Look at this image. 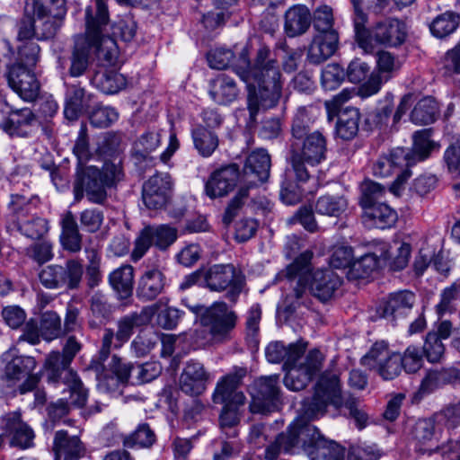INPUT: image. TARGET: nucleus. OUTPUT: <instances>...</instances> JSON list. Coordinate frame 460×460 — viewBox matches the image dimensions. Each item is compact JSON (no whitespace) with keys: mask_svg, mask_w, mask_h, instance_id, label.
I'll use <instances>...</instances> for the list:
<instances>
[{"mask_svg":"<svg viewBox=\"0 0 460 460\" xmlns=\"http://www.w3.org/2000/svg\"><path fill=\"white\" fill-rule=\"evenodd\" d=\"M235 70L247 84L248 109L252 117L260 108L270 109L277 105L282 95L284 80L279 64L269 47H260L253 66H251L248 49L244 48Z\"/></svg>","mask_w":460,"mask_h":460,"instance_id":"obj_1","label":"nucleus"},{"mask_svg":"<svg viewBox=\"0 0 460 460\" xmlns=\"http://www.w3.org/2000/svg\"><path fill=\"white\" fill-rule=\"evenodd\" d=\"M306 344L302 341L285 346L280 341L270 342L265 349L267 360L270 363L284 362L287 370L284 384L292 391H300L320 371L324 359L323 354L318 349L308 352L303 363L297 364L304 355Z\"/></svg>","mask_w":460,"mask_h":460,"instance_id":"obj_2","label":"nucleus"},{"mask_svg":"<svg viewBox=\"0 0 460 460\" xmlns=\"http://www.w3.org/2000/svg\"><path fill=\"white\" fill-rule=\"evenodd\" d=\"M312 259L311 251L302 252L287 267L286 277L291 282L296 281L294 296L297 301L302 298L307 288L319 300L327 301L341 285V279L331 269L313 270Z\"/></svg>","mask_w":460,"mask_h":460,"instance_id":"obj_3","label":"nucleus"},{"mask_svg":"<svg viewBox=\"0 0 460 460\" xmlns=\"http://www.w3.org/2000/svg\"><path fill=\"white\" fill-rule=\"evenodd\" d=\"M354 7V29L356 41L365 53H372L377 45L398 47L407 37V29L403 22L397 18H385L367 29V15L363 13L358 0H351Z\"/></svg>","mask_w":460,"mask_h":460,"instance_id":"obj_4","label":"nucleus"},{"mask_svg":"<svg viewBox=\"0 0 460 460\" xmlns=\"http://www.w3.org/2000/svg\"><path fill=\"white\" fill-rule=\"evenodd\" d=\"M123 177L119 164L107 162L102 169L93 165L77 166L73 185L74 199L82 200L85 195L88 201L103 205L107 199V189L115 186Z\"/></svg>","mask_w":460,"mask_h":460,"instance_id":"obj_5","label":"nucleus"},{"mask_svg":"<svg viewBox=\"0 0 460 460\" xmlns=\"http://www.w3.org/2000/svg\"><path fill=\"white\" fill-rule=\"evenodd\" d=\"M322 436L317 428L309 423L305 416L297 417L288 427L287 434H279L265 451L267 460H277L280 453L295 454L301 448L307 456Z\"/></svg>","mask_w":460,"mask_h":460,"instance_id":"obj_6","label":"nucleus"},{"mask_svg":"<svg viewBox=\"0 0 460 460\" xmlns=\"http://www.w3.org/2000/svg\"><path fill=\"white\" fill-rule=\"evenodd\" d=\"M109 13L105 0H95V8L85 9V36L89 45L94 46L100 58L111 63L117 58L115 40L105 35L109 26Z\"/></svg>","mask_w":460,"mask_h":460,"instance_id":"obj_7","label":"nucleus"},{"mask_svg":"<svg viewBox=\"0 0 460 460\" xmlns=\"http://www.w3.org/2000/svg\"><path fill=\"white\" fill-rule=\"evenodd\" d=\"M157 310L158 304H154L144 307L139 313H132L125 315L118 321V330L116 333H114L112 329H105L102 339V347L99 351L100 360L105 361L108 358L114 339L116 341L114 347H121L129 340L135 328L146 325L150 323Z\"/></svg>","mask_w":460,"mask_h":460,"instance_id":"obj_8","label":"nucleus"},{"mask_svg":"<svg viewBox=\"0 0 460 460\" xmlns=\"http://www.w3.org/2000/svg\"><path fill=\"white\" fill-rule=\"evenodd\" d=\"M70 364L71 362L61 352L52 351L47 356L44 367L50 381L62 380L67 385L72 403L84 405L87 400V391L77 374L69 368Z\"/></svg>","mask_w":460,"mask_h":460,"instance_id":"obj_9","label":"nucleus"},{"mask_svg":"<svg viewBox=\"0 0 460 460\" xmlns=\"http://www.w3.org/2000/svg\"><path fill=\"white\" fill-rule=\"evenodd\" d=\"M328 404L340 407L342 400L338 374L325 371L320 376L312 398L304 402L303 411L308 417H314L323 413Z\"/></svg>","mask_w":460,"mask_h":460,"instance_id":"obj_10","label":"nucleus"},{"mask_svg":"<svg viewBox=\"0 0 460 460\" xmlns=\"http://www.w3.org/2000/svg\"><path fill=\"white\" fill-rule=\"evenodd\" d=\"M203 282L210 291L222 292L227 289L226 298L235 302L243 288L245 279L233 264H215L204 271Z\"/></svg>","mask_w":460,"mask_h":460,"instance_id":"obj_11","label":"nucleus"},{"mask_svg":"<svg viewBox=\"0 0 460 460\" xmlns=\"http://www.w3.org/2000/svg\"><path fill=\"white\" fill-rule=\"evenodd\" d=\"M300 152L291 157V166L297 181H305L309 172L305 164L315 166L325 159L326 139L319 131L306 134L302 139Z\"/></svg>","mask_w":460,"mask_h":460,"instance_id":"obj_12","label":"nucleus"},{"mask_svg":"<svg viewBox=\"0 0 460 460\" xmlns=\"http://www.w3.org/2000/svg\"><path fill=\"white\" fill-rule=\"evenodd\" d=\"M237 314L225 302H215L201 314L200 323L207 328L215 342L231 339L237 323Z\"/></svg>","mask_w":460,"mask_h":460,"instance_id":"obj_13","label":"nucleus"},{"mask_svg":"<svg viewBox=\"0 0 460 460\" xmlns=\"http://www.w3.org/2000/svg\"><path fill=\"white\" fill-rule=\"evenodd\" d=\"M406 157L404 148L398 147L388 154L380 155L372 167L373 173L376 177H389L393 173L398 172L395 181L390 187L391 191L395 195L399 194L402 186L411 176Z\"/></svg>","mask_w":460,"mask_h":460,"instance_id":"obj_14","label":"nucleus"},{"mask_svg":"<svg viewBox=\"0 0 460 460\" xmlns=\"http://www.w3.org/2000/svg\"><path fill=\"white\" fill-rule=\"evenodd\" d=\"M177 239V229L169 225H153L145 226L135 240L131 259L139 261L154 245L159 250H166Z\"/></svg>","mask_w":460,"mask_h":460,"instance_id":"obj_15","label":"nucleus"},{"mask_svg":"<svg viewBox=\"0 0 460 460\" xmlns=\"http://www.w3.org/2000/svg\"><path fill=\"white\" fill-rule=\"evenodd\" d=\"M37 363L34 358L20 356L7 363L2 381L7 387H18L20 394L33 390L39 377L33 374Z\"/></svg>","mask_w":460,"mask_h":460,"instance_id":"obj_16","label":"nucleus"},{"mask_svg":"<svg viewBox=\"0 0 460 460\" xmlns=\"http://www.w3.org/2000/svg\"><path fill=\"white\" fill-rule=\"evenodd\" d=\"M251 411L266 413L276 409L279 397V376H261L251 386Z\"/></svg>","mask_w":460,"mask_h":460,"instance_id":"obj_17","label":"nucleus"},{"mask_svg":"<svg viewBox=\"0 0 460 460\" xmlns=\"http://www.w3.org/2000/svg\"><path fill=\"white\" fill-rule=\"evenodd\" d=\"M247 369L243 367H234L233 370L223 376L217 384L214 400L227 406H242L246 398L238 388L243 378L246 376Z\"/></svg>","mask_w":460,"mask_h":460,"instance_id":"obj_18","label":"nucleus"},{"mask_svg":"<svg viewBox=\"0 0 460 460\" xmlns=\"http://www.w3.org/2000/svg\"><path fill=\"white\" fill-rule=\"evenodd\" d=\"M6 80L13 91L26 102L34 101L40 93V83L35 74L20 63L8 66Z\"/></svg>","mask_w":460,"mask_h":460,"instance_id":"obj_19","label":"nucleus"},{"mask_svg":"<svg viewBox=\"0 0 460 460\" xmlns=\"http://www.w3.org/2000/svg\"><path fill=\"white\" fill-rule=\"evenodd\" d=\"M10 206L16 216V220L13 222L14 226L23 235L37 239L48 232V224L43 218L33 217L24 221V217L29 214L31 208L30 203L24 197L13 195Z\"/></svg>","mask_w":460,"mask_h":460,"instance_id":"obj_20","label":"nucleus"},{"mask_svg":"<svg viewBox=\"0 0 460 460\" xmlns=\"http://www.w3.org/2000/svg\"><path fill=\"white\" fill-rule=\"evenodd\" d=\"M172 181L168 173H156L143 185L142 199L149 209H160L169 200Z\"/></svg>","mask_w":460,"mask_h":460,"instance_id":"obj_21","label":"nucleus"},{"mask_svg":"<svg viewBox=\"0 0 460 460\" xmlns=\"http://www.w3.org/2000/svg\"><path fill=\"white\" fill-rule=\"evenodd\" d=\"M0 128L12 137H27L36 129L37 119L30 108L12 110L1 121Z\"/></svg>","mask_w":460,"mask_h":460,"instance_id":"obj_22","label":"nucleus"},{"mask_svg":"<svg viewBox=\"0 0 460 460\" xmlns=\"http://www.w3.org/2000/svg\"><path fill=\"white\" fill-rule=\"evenodd\" d=\"M109 366L112 373L111 376L100 373L101 366L95 367L100 389L107 392L115 391L119 388L120 384L125 385L135 380V374L133 373L135 366L122 362L121 358L116 355L112 357Z\"/></svg>","mask_w":460,"mask_h":460,"instance_id":"obj_23","label":"nucleus"},{"mask_svg":"<svg viewBox=\"0 0 460 460\" xmlns=\"http://www.w3.org/2000/svg\"><path fill=\"white\" fill-rule=\"evenodd\" d=\"M362 221L368 228L386 229L394 226L398 219L397 212L384 202L362 200Z\"/></svg>","mask_w":460,"mask_h":460,"instance_id":"obj_24","label":"nucleus"},{"mask_svg":"<svg viewBox=\"0 0 460 460\" xmlns=\"http://www.w3.org/2000/svg\"><path fill=\"white\" fill-rule=\"evenodd\" d=\"M2 429L11 437L10 445L22 449L33 447L35 434L32 429L22 420L18 412H10L2 418Z\"/></svg>","mask_w":460,"mask_h":460,"instance_id":"obj_25","label":"nucleus"},{"mask_svg":"<svg viewBox=\"0 0 460 460\" xmlns=\"http://www.w3.org/2000/svg\"><path fill=\"white\" fill-rule=\"evenodd\" d=\"M238 177L239 169L235 164L216 170L211 173L206 183V194L211 199L227 195L236 186Z\"/></svg>","mask_w":460,"mask_h":460,"instance_id":"obj_26","label":"nucleus"},{"mask_svg":"<svg viewBox=\"0 0 460 460\" xmlns=\"http://www.w3.org/2000/svg\"><path fill=\"white\" fill-rule=\"evenodd\" d=\"M270 157L266 150L258 149L250 154L243 167V181L249 186H256L265 181L270 175Z\"/></svg>","mask_w":460,"mask_h":460,"instance_id":"obj_27","label":"nucleus"},{"mask_svg":"<svg viewBox=\"0 0 460 460\" xmlns=\"http://www.w3.org/2000/svg\"><path fill=\"white\" fill-rule=\"evenodd\" d=\"M209 379L204 366L199 362H189L180 376V388L189 395H199L202 394Z\"/></svg>","mask_w":460,"mask_h":460,"instance_id":"obj_28","label":"nucleus"},{"mask_svg":"<svg viewBox=\"0 0 460 460\" xmlns=\"http://www.w3.org/2000/svg\"><path fill=\"white\" fill-rule=\"evenodd\" d=\"M165 276L157 268L146 270L137 281V296L143 301H151L163 293Z\"/></svg>","mask_w":460,"mask_h":460,"instance_id":"obj_29","label":"nucleus"},{"mask_svg":"<svg viewBox=\"0 0 460 460\" xmlns=\"http://www.w3.org/2000/svg\"><path fill=\"white\" fill-rule=\"evenodd\" d=\"M415 295L407 290L393 293L387 300L379 306L377 314L382 318L394 319L405 315L413 306Z\"/></svg>","mask_w":460,"mask_h":460,"instance_id":"obj_30","label":"nucleus"},{"mask_svg":"<svg viewBox=\"0 0 460 460\" xmlns=\"http://www.w3.org/2000/svg\"><path fill=\"white\" fill-rule=\"evenodd\" d=\"M338 33H317L308 49L307 58L311 63L320 64L332 57L337 49Z\"/></svg>","mask_w":460,"mask_h":460,"instance_id":"obj_31","label":"nucleus"},{"mask_svg":"<svg viewBox=\"0 0 460 460\" xmlns=\"http://www.w3.org/2000/svg\"><path fill=\"white\" fill-rule=\"evenodd\" d=\"M412 147L411 150L404 148L407 155V164L409 168L419 162H422L429 157L431 152L435 149L436 144L430 139V130L422 129L416 131L412 136Z\"/></svg>","mask_w":460,"mask_h":460,"instance_id":"obj_32","label":"nucleus"},{"mask_svg":"<svg viewBox=\"0 0 460 460\" xmlns=\"http://www.w3.org/2000/svg\"><path fill=\"white\" fill-rule=\"evenodd\" d=\"M56 460H78L84 454V448L76 436L69 437L66 431L58 430L54 438Z\"/></svg>","mask_w":460,"mask_h":460,"instance_id":"obj_33","label":"nucleus"},{"mask_svg":"<svg viewBox=\"0 0 460 460\" xmlns=\"http://www.w3.org/2000/svg\"><path fill=\"white\" fill-rule=\"evenodd\" d=\"M209 94L215 102L226 105L236 100L239 90L234 79L219 75L211 82Z\"/></svg>","mask_w":460,"mask_h":460,"instance_id":"obj_34","label":"nucleus"},{"mask_svg":"<svg viewBox=\"0 0 460 460\" xmlns=\"http://www.w3.org/2000/svg\"><path fill=\"white\" fill-rule=\"evenodd\" d=\"M60 242L63 248L70 252H77L82 249V235L79 233L77 222L72 214L67 211L61 219Z\"/></svg>","mask_w":460,"mask_h":460,"instance_id":"obj_35","label":"nucleus"},{"mask_svg":"<svg viewBox=\"0 0 460 460\" xmlns=\"http://www.w3.org/2000/svg\"><path fill=\"white\" fill-rule=\"evenodd\" d=\"M310 22V12L305 6H293L285 14V31L289 37L303 34L309 28Z\"/></svg>","mask_w":460,"mask_h":460,"instance_id":"obj_36","label":"nucleus"},{"mask_svg":"<svg viewBox=\"0 0 460 460\" xmlns=\"http://www.w3.org/2000/svg\"><path fill=\"white\" fill-rule=\"evenodd\" d=\"M360 113L357 108L347 107L338 118L335 131L338 137L343 140L354 138L358 132Z\"/></svg>","mask_w":460,"mask_h":460,"instance_id":"obj_37","label":"nucleus"},{"mask_svg":"<svg viewBox=\"0 0 460 460\" xmlns=\"http://www.w3.org/2000/svg\"><path fill=\"white\" fill-rule=\"evenodd\" d=\"M92 84L105 94H115L126 86V78L114 70H102L94 74Z\"/></svg>","mask_w":460,"mask_h":460,"instance_id":"obj_38","label":"nucleus"},{"mask_svg":"<svg viewBox=\"0 0 460 460\" xmlns=\"http://www.w3.org/2000/svg\"><path fill=\"white\" fill-rule=\"evenodd\" d=\"M90 106V95L85 94L84 89L72 86L66 93L65 116L71 120L75 119L79 114Z\"/></svg>","mask_w":460,"mask_h":460,"instance_id":"obj_39","label":"nucleus"},{"mask_svg":"<svg viewBox=\"0 0 460 460\" xmlns=\"http://www.w3.org/2000/svg\"><path fill=\"white\" fill-rule=\"evenodd\" d=\"M133 279L134 269L130 265H122L109 276L111 286L122 298H127L131 295Z\"/></svg>","mask_w":460,"mask_h":460,"instance_id":"obj_40","label":"nucleus"},{"mask_svg":"<svg viewBox=\"0 0 460 460\" xmlns=\"http://www.w3.org/2000/svg\"><path fill=\"white\" fill-rule=\"evenodd\" d=\"M311 460H343L344 449L332 440L318 436V441L313 449H309Z\"/></svg>","mask_w":460,"mask_h":460,"instance_id":"obj_41","label":"nucleus"},{"mask_svg":"<svg viewBox=\"0 0 460 460\" xmlns=\"http://www.w3.org/2000/svg\"><path fill=\"white\" fill-rule=\"evenodd\" d=\"M90 47L91 45H89V41L86 40V38H78L75 40L69 68L71 76H81L86 71L89 65Z\"/></svg>","mask_w":460,"mask_h":460,"instance_id":"obj_42","label":"nucleus"},{"mask_svg":"<svg viewBox=\"0 0 460 460\" xmlns=\"http://www.w3.org/2000/svg\"><path fill=\"white\" fill-rule=\"evenodd\" d=\"M347 199L341 195L326 194L321 196L315 203V211L320 215L338 217L345 212Z\"/></svg>","mask_w":460,"mask_h":460,"instance_id":"obj_43","label":"nucleus"},{"mask_svg":"<svg viewBox=\"0 0 460 460\" xmlns=\"http://www.w3.org/2000/svg\"><path fill=\"white\" fill-rule=\"evenodd\" d=\"M391 349L385 341H376L361 358L360 363L367 369L377 374L384 359H391Z\"/></svg>","mask_w":460,"mask_h":460,"instance_id":"obj_44","label":"nucleus"},{"mask_svg":"<svg viewBox=\"0 0 460 460\" xmlns=\"http://www.w3.org/2000/svg\"><path fill=\"white\" fill-rule=\"evenodd\" d=\"M192 139L195 148L204 157L210 156L218 146L217 136L202 126L192 130Z\"/></svg>","mask_w":460,"mask_h":460,"instance_id":"obj_45","label":"nucleus"},{"mask_svg":"<svg viewBox=\"0 0 460 460\" xmlns=\"http://www.w3.org/2000/svg\"><path fill=\"white\" fill-rule=\"evenodd\" d=\"M438 103L431 97H425L414 106L411 119L415 124L426 125L435 121L438 113Z\"/></svg>","mask_w":460,"mask_h":460,"instance_id":"obj_46","label":"nucleus"},{"mask_svg":"<svg viewBox=\"0 0 460 460\" xmlns=\"http://www.w3.org/2000/svg\"><path fill=\"white\" fill-rule=\"evenodd\" d=\"M436 421L433 419L419 420L413 428L412 435L416 443L420 446V451H425L422 447L429 445L433 440L439 438L436 431Z\"/></svg>","mask_w":460,"mask_h":460,"instance_id":"obj_47","label":"nucleus"},{"mask_svg":"<svg viewBox=\"0 0 460 460\" xmlns=\"http://www.w3.org/2000/svg\"><path fill=\"white\" fill-rule=\"evenodd\" d=\"M84 274V266L78 260L72 259L62 266V288L77 289L80 287Z\"/></svg>","mask_w":460,"mask_h":460,"instance_id":"obj_48","label":"nucleus"},{"mask_svg":"<svg viewBox=\"0 0 460 460\" xmlns=\"http://www.w3.org/2000/svg\"><path fill=\"white\" fill-rule=\"evenodd\" d=\"M315 109L310 107H300L296 113L292 125V135L296 139H302L309 132L310 124L315 118Z\"/></svg>","mask_w":460,"mask_h":460,"instance_id":"obj_49","label":"nucleus"},{"mask_svg":"<svg viewBox=\"0 0 460 460\" xmlns=\"http://www.w3.org/2000/svg\"><path fill=\"white\" fill-rule=\"evenodd\" d=\"M401 62L392 53L380 51L376 55V73L386 82L389 81L401 68Z\"/></svg>","mask_w":460,"mask_h":460,"instance_id":"obj_50","label":"nucleus"},{"mask_svg":"<svg viewBox=\"0 0 460 460\" xmlns=\"http://www.w3.org/2000/svg\"><path fill=\"white\" fill-rule=\"evenodd\" d=\"M155 441V434L148 424L142 423L134 432L125 438L124 445L128 447H149Z\"/></svg>","mask_w":460,"mask_h":460,"instance_id":"obj_51","label":"nucleus"},{"mask_svg":"<svg viewBox=\"0 0 460 460\" xmlns=\"http://www.w3.org/2000/svg\"><path fill=\"white\" fill-rule=\"evenodd\" d=\"M395 253L386 250L382 253L385 260H391L390 267L394 270H401L404 269L409 262L411 248V245L403 242L394 243Z\"/></svg>","mask_w":460,"mask_h":460,"instance_id":"obj_52","label":"nucleus"},{"mask_svg":"<svg viewBox=\"0 0 460 460\" xmlns=\"http://www.w3.org/2000/svg\"><path fill=\"white\" fill-rule=\"evenodd\" d=\"M40 331L47 341L57 339L62 334L61 319L56 312H45L40 320Z\"/></svg>","mask_w":460,"mask_h":460,"instance_id":"obj_53","label":"nucleus"},{"mask_svg":"<svg viewBox=\"0 0 460 460\" xmlns=\"http://www.w3.org/2000/svg\"><path fill=\"white\" fill-rule=\"evenodd\" d=\"M423 363L422 348L411 345L407 347L403 354L401 355L400 373L403 368L408 373H415L420 369Z\"/></svg>","mask_w":460,"mask_h":460,"instance_id":"obj_54","label":"nucleus"},{"mask_svg":"<svg viewBox=\"0 0 460 460\" xmlns=\"http://www.w3.org/2000/svg\"><path fill=\"white\" fill-rule=\"evenodd\" d=\"M458 25V18L452 13L438 15L430 24L432 34L438 38H444L452 33Z\"/></svg>","mask_w":460,"mask_h":460,"instance_id":"obj_55","label":"nucleus"},{"mask_svg":"<svg viewBox=\"0 0 460 460\" xmlns=\"http://www.w3.org/2000/svg\"><path fill=\"white\" fill-rule=\"evenodd\" d=\"M88 263L86 265V278L88 286L93 288L102 281L101 256L95 249H85Z\"/></svg>","mask_w":460,"mask_h":460,"instance_id":"obj_56","label":"nucleus"},{"mask_svg":"<svg viewBox=\"0 0 460 460\" xmlns=\"http://www.w3.org/2000/svg\"><path fill=\"white\" fill-rule=\"evenodd\" d=\"M344 71L338 64H328L322 71V86L327 91L336 89L344 79Z\"/></svg>","mask_w":460,"mask_h":460,"instance_id":"obj_57","label":"nucleus"},{"mask_svg":"<svg viewBox=\"0 0 460 460\" xmlns=\"http://www.w3.org/2000/svg\"><path fill=\"white\" fill-rule=\"evenodd\" d=\"M119 118L117 111L109 106H97L90 114V122L96 128H107Z\"/></svg>","mask_w":460,"mask_h":460,"instance_id":"obj_58","label":"nucleus"},{"mask_svg":"<svg viewBox=\"0 0 460 460\" xmlns=\"http://www.w3.org/2000/svg\"><path fill=\"white\" fill-rule=\"evenodd\" d=\"M332 10L327 5L319 6L314 13V26L320 34L337 32L333 28Z\"/></svg>","mask_w":460,"mask_h":460,"instance_id":"obj_59","label":"nucleus"},{"mask_svg":"<svg viewBox=\"0 0 460 460\" xmlns=\"http://www.w3.org/2000/svg\"><path fill=\"white\" fill-rule=\"evenodd\" d=\"M162 371L161 365L157 362H146L141 365L135 366L133 373L135 380L131 384L147 383L156 378Z\"/></svg>","mask_w":460,"mask_h":460,"instance_id":"obj_60","label":"nucleus"},{"mask_svg":"<svg viewBox=\"0 0 460 460\" xmlns=\"http://www.w3.org/2000/svg\"><path fill=\"white\" fill-rule=\"evenodd\" d=\"M62 265L52 264L46 266L40 272V283L47 288H62Z\"/></svg>","mask_w":460,"mask_h":460,"instance_id":"obj_61","label":"nucleus"},{"mask_svg":"<svg viewBox=\"0 0 460 460\" xmlns=\"http://www.w3.org/2000/svg\"><path fill=\"white\" fill-rule=\"evenodd\" d=\"M378 266L377 257L375 254H365L353 261L351 270L355 277L363 279L370 275Z\"/></svg>","mask_w":460,"mask_h":460,"instance_id":"obj_62","label":"nucleus"},{"mask_svg":"<svg viewBox=\"0 0 460 460\" xmlns=\"http://www.w3.org/2000/svg\"><path fill=\"white\" fill-rule=\"evenodd\" d=\"M40 46L34 41L25 42L19 47V61L25 67L31 69L40 58Z\"/></svg>","mask_w":460,"mask_h":460,"instance_id":"obj_63","label":"nucleus"},{"mask_svg":"<svg viewBox=\"0 0 460 460\" xmlns=\"http://www.w3.org/2000/svg\"><path fill=\"white\" fill-rule=\"evenodd\" d=\"M422 350L429 362L440 361L444 356L445 347L442 341L435 333H429Z\"/></svg>","mask_w":460,"mask_h":460,"instance_id":"obj_64","label":"nucleus"}]
</instances>
